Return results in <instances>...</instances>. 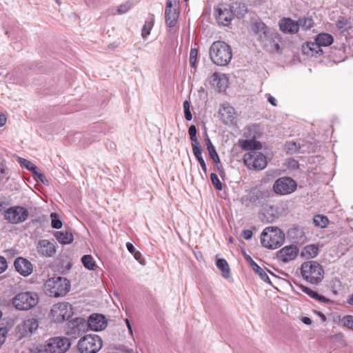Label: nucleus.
<instances>
[{"mask_svg": "<svg viewBox=\"0 0 353 353\" xmlns=\"http://www.w3.org/2000/svg\"><path fill=\"white\" fill-rule=\"evenodd\" d=\"M210 57L214 64L220 66L226 65L232 59V49L224 41H214L210 48Z\"/></svg>", "mask_w": 353, "mask_h": 353, "instance_id": "obj_1", "label": "nucleus"}, {"mask_svg": "<svg viewBox=\"0 0 353 353\" xmlns=\"http://www.w3.org/2000/svg\"><path fill=\"white\" fill-rule=\"evenodd\" d=\"M284 241V233L277 228L267 227L261 234V245L270 250L278 248L283 243Z\"/></svg>", "mask_w": 353, "mask_h": 353, "instance_id": "obj_2", "label": "nucleus"}, {"mask_svg": "<svg viewBox=\"0 0 353 353\" xmlns=\"http://www.w3.org/2000/svg\"><path fill=\"white\" fill-rule=\"evenodd\" d=\"M44 288L46 294L50 296H63L69 292L70 283L65 278L52 277L46 281Z\"/></svg>", "mask_w": 353, "mask_h": 353, "instance_id": "obj_3", "label": "nucleus"}, {"mask_svg": "<svg viewBox=\"0 0 353 353\" xmlns=\"http://www.w3.org/2000/svg\"><path fill=\"white\" fill-rule=\"evenodd\" d=\"M303 277L312 284L319 283L324 277V270L320 263L314 261L304 262L301 265Z\"/></svg>", "mask_w": 353, "mask_h": 353, "instance_id": "obj_4", "label": "nucleus"}, {"mask_svg": "<svg viewBox=\"0 0 353 353\" xmlns=\"http://www.w3.org/2000/svg\"><path fill=\"white\" fill-rule=\"evenodd\" d=\"M39 302L37 294L32 292H23L16 294L12 299L14 307L18 310H28L35 307Z\"/></svg>", "mask_w": 353, "mask_h": 353, "instance_id": "obj_5", "label": "nucleus"}, {"mask_svg": "<svg viewBox=\"0 0 353 353\" xmlns=\"http://www.w3.org/2000/svg\"><path fill=\"white\" fill-rule=\"evenodd\" d=\"M102 340L97 334H87L78 342L77 347L81 353H97L102 347Z\"/></svg>", "mask_w": 353, "mask_h": 353, "instance_id": "obj_6", "label": "nucleus"}, {"mask_svg": "<svg viewBox=\"0 0 353 353\" xmlns=\"http://www.w3.org/2000/svg\"><path fill=\"white\" fill-rule=\"evenodd\" d=\"M3 219L9 223L19 224L25 222L28 216V210L23 206L14 205L3 211Z\"/></svg>", "mask_w": 353, "mask_h": 353, "instance_id": "obj_7", "label": "nucleus"}, {"mask_svg": "<svg viewBox=\"0 0 353 353\" xmlns=\"http://www.w3.org/2000/svg\"><path fill=\"white\" fill-rule=\"evenodd\" d=\"M243 162L250 170H262L267 166L266 157L261 152H248L243 155Z\"/></svg>", "mask_w": 353, "mask_h": 353, "instance_id": "obj_8", "label": "nucleus"}, {"mask_svg": "<svg viewBox=\"0 0 353 353\" xmlns=\"http://www.w3.org/2000/svg\"><path fill=\"white\" fill-rule=\"evenodd\" d=\"M71 346L69 339L65 336H54L46 342V353H65Z\"/></svg>", "mask_w": 353, "mask_h": 353, "instance_id": "obj_9", "label": "nucleus"}, {"mask_svg": "<svg viewBox=\"0 0 353 353\" xmlns=\"http://www.w3.org/2000/svg\"><path fill=\"white\" fill-rule=\"evenodd\" d=\"M50 315L54 322H63L73 315V309L72 305L67 302L59 303L52 306Z\"/></svg>", "mask_w": 353, "mask_h": 353, "instance_id": "obj_10", "label": "nucleus"}, {"mask_svg": "<svg viewBox=\"0 0 353 353\" xmlns=\"http://www.w3.org/2000/svg\"><path fill=\"white\" fill-rule=\"evenodd\" d=\"M214 17L217 23L228 26L234 17V6L230 4H220L214 8Z\"/></svg>", "mask_w": 353, "mask_h": 353, "instance_id": "obj_11", "label": "nucleus"}, {"mask_svg": "<svg viewBox=\"0 0 353 353\" xmlns=\"http://www.w3.org/2000/svg\"><path fill=\"white\" fill-rule=\"evenodd\" d=\"M296 182L289 176H283L276 179L272 186V190L277 195H287L296 190Z\"/></svg>", "mask_w": 353, "mask_h": 353, "instance_id": "obj_12", "label": "nucleus"}, {"mask_svg": "<svg viewBox=\"0 0 353 353\" xmlns=\"http://www.w3.org/2000/svg\"><path fill=\"white\" fill-rule=\"evenodd\" d=\"M87 328V323L83 318H76L68 323L65 333L73 339L78 338Z\"/></svg>", "mask_w": 353, "mask_h": 353, "instance_id": "obj_13", "label": "nucleus"}, {"mask_svg": "<svg viewBox=\"0 0 353 353\" xmlns=\"http://www.w3.org/2000/svg\"><path fill=\"white\" fill-rule=\"evenodd\" d=\"M272 196L271 190L267 188L254 189L250 193L248 200L255 205H263L264 202Z\"/></svg>", "mask_w": 353, "mask_h": 353, "instance_id": "obj_14", "label": "nucleus"}, {"mask_svg": "<svg viewBox=\"0 0 353 353\" xmlns=\"http://www.w3.org/2000/svg\"><path fill=\"white\" fill-rule=\"evenodd\" d=\"M176 0H167L165 10V18L166 25L170 28L175 26L179 17L178 9L173 8V3H176Z\"/></svg>", "mask_w": 353, "mask_h": 353, "instance_id": "obj_15", "label": "nucleus"}, {"mask_svg": "<svg viewBox=\"0 0 353 353\" xmlns=\"http://www.w3.org/2000/svg\"><path fill=\"white\" fill-rule=\"evenodd\" d=\"M299 249L294 245H287L281 249L276 253L278 260L286 263L297 256Z\"/></svg>", "mask_w": 353, "mask_h": 353, "instance_id": "obj_16", "label": "nucleus"}, {"mask_svg": "<svg viewBox=\"0 0 353 353\" xmlns=\"http://www.w3.org/2000/svg\"><path fill=\"white\" fill-rule=\"evenodd\" d=\"M87 327H89L93 331H101L107 326V321L103 315L99 314H92L86 321Z\"/></svg>", "mask_w": 353, "mask_h": 353, "instance_id": "obj_17", "label": "nucleus"}, {"mask_svg": "<svg viewBox=\"0 0 353 353\" xmlns=\"http://www.w3.org/2000/svg\"><path fill=\"white\" fill-rule=\"evenodd\" d=\"M220 119L221 121L228 125L234 124L236 121V112L233 107L223 105L219 112Z\"/></svg>", "mask_w": 353, "mask_h": 353, "instance_id": "obj_18", "label": "nucleus"}, {"mask_svg": "<svg viewBox=\"0 0 353 353\" xmlns=\"http://www.w3.org/2000/svg\"><path fill=\"white\" fill-rule=\"evenodd\" d=\"M14 265L16 270L23 276H28L32 272V264L25 258L19 257L16 259Z\"/></svg>", "mask_w": 353, "mask_h": 353, "instance_id": "obj_19", "label": "nucleus"}, {"mask_svg": "<svg viewBox=\"0 0 353 353\" xmlns=\"http://www.w3.org/2000/svg\"><path fill=\"white\" fill-rule=\"evenodd\" d=\"M37 251L43 256L51 257L55 254L57 250L54 243L43 239L38 242Z\"/></svg>", "mask_w": 353, "mask_h": 353, "instance_id": "obj_20", "label": "nucleus"}, {"mask_svg": "<svg viewBox=\"0 0 353 353\" xmlns=\"http://www.w3.org/2000/svg\"><path fill=\"white\" fill-rule=\"evenodd\" d=\"M243 256L245 261L249 263L251 266L252 270L259 275L260 279L263 280L264 282L272 285V282L265 272V271L261 268L252 259V257L247 254L245 252H243Z\"/></svg>", "mask_w": 353, "mask_h": 353, "instance_id": "obj_21", "label": "nucleus"}, {"mask_svg": "<svg viewBox=\"0 0 353 353\" xmlns=\"http://www.w3.org/2000/svg\"><path fill=\"white\" fill-rule=\"evenodd\" d=\"M39 327V321L34 318H30L25 320L23 323L19 326V330L22 336H26L28 334L34 333Z\"/></svg>", "mask_w": 353, "mask_h": 353, "instance_id": "obj_22", "label": "nucleus"}, {"mask_svg": "<svg viewBox=\"0 0 353 353\" xmlns=\"http://www.w3.org/2000/svg\"><path fill=\"white\" fill-rule=\"evenodd\" d=\"M281 32L285 34H295L298 32L297 23L290 18H283L279 23Z\"/></svg>", "mask_w": 353, "mask_h": 353, "instance_id": "obj_23", "label": "nucleus"}, {"mask_svg": "<svg viewBox=\"0 0 353 353\" xmlns=\"http://www.w3.org/2000/svg\"><path fill=\"white\" fill-rule=\"evenodd\" d=\"M239 145L243 150H249V152L258 151L262 148L261 143L254 139L239 141Z\"/></svg>", "mask_w": 353, "mask_h": 353, "instance_id": "obj_24", "label": "nucleus"}, {"mask_svg": "<svg viewBox=\"0 0 353 353\" xmlns=\"http://www.w3.org/2000/svg\"><path fill=\"white\" fill-rule=\"evenodd\" d=\"M252 30L255 34L259 35L261 41L268 37V27L263 22H256L252 24Z\"/></svg>", "mask_w": 353, "mask_h": 353, "instance_id": "obj_25", "label": "nucleus"}, {"mask_svg": "<svg viewBox=\"0 0 353 353\" xmlns=\"http://www.w3.org/2000/svg\"><path fill=\"white\" fill-rule=\"evenodd\" d=\"M303 50L305 54L311 53L312 56L317 57L323 53L321 46L316 42H307L305 46H303Z\"/></svg>", "mask_w": 353, "mask_h": 353, "instance_id": "obj_26", "label": "nucleus"}, {"mask_svg": "<svg viewBox=\"0 0 353 353\" xmlns=\"http://www.w3.org/2000/svg\"><path fill=\"white\" fill-rule=\"evenodd\" d=\"M205 143L206 145L207 150L208 151L209 155L210 158L212 159L214 163L218 165L220 163V159L218 155V153L216 150L215 147L213 145L212 143L210 141L209 137L206 134V137L204 139ZM219 166V165H217ZM218 170H220V168L218 167Z\"/></svg>", "mask_w": 353, "mask_h": 353, "instance_id": "obj_27", "label": "nucleus"}, {"mask_svg": "<svg viewBox=\"0 0 353 353\" xmlns=\"http://www.w3.org/2000/svg\"><path fill=\"white\" fill-rule=\"evenodd\" d=\"M54 236L61 244H70L74 239L72 232L69 230L56 232Z\"/></svg>", "mask_w": 353, "mask_h": 353, "instance_id": "obj_28", "label": "nucleus"}, {"mask_svg": "<svg viewBox=\"0 0 353 353\" xmlns=\"http://www.w3.org/2000/svg\"><path fill=\"white\" fill-rule=\"evenodd\" d=\"M210 82L212 85L218 88L219 92L226 88V80L223 75L214 73L210 77Z\"/></svg>", "mask_w": 353, "mask_h": 353, "instance_id": "obj_29", "label": "nucleus"}, {"mask_svg": "<svg viewBox=\"0 0 353 353\" xmlns=\"http://www.w3.org/2000/svg\"><path fill=\"white\" fill-rule=\"evenodd\" d=\"M154 23V16L150 14L147 20L145 22L141 30V36L143 38H146L150 34Z\"/></svg>", "mask_w": 353, "mask_h": 353, "instance_id": "obj_30", "label": "nucleus"}, {"mask_svg": "<svg viewBox=\"0 0 353 353\" xmlns=\"http://www.w3.org/2000/svg\"><path fill=\"white\" fill-rule=\"evenodd\" d=\"M315 40L321 46H328L332 43L334 39L328 33H320L316 36Z\"/></svg>", "mask_w": 353, "mask_h": 353, "instance_id": "obj_31", "label": "nucleus"}, {"mask_svg": "<svg viewBox=\"0 0 353 353\" xmlns=\"http://www.w3.org/2000/svg\"><path fill=\"white\" fill-rule=\"evenodd\" d=\"M319 254V248L315 245H309L304 248L301 252V256L307 259L316 257Z\"/></svg>", "mask_w": 353, "mask_h": 353, "instance_id": "obj_32", "label": "nucleus"}, {"mask_svg": "<svg viewBox=\"0 0 353 353\" xmlns=\"http://www.w3.org/2000/svg\"><path fill=\"white\" fill-rule=\"evenodd\" d=\"M192 152L195 158L199 162L203 172L205 173V174H207V167L205 162L202 157L203 150L201 147L200 146L192 148Z\"/></svg>", "mask_w": 353, "mask_h": 353, "instance_id": "obj_33", "label": "nucleus"}, {"mask_svg": "<svg viewBox=\"0 0 353 353\" xmlns=\"http://www.w3.org/2000/svg\"><path fill=\"white\" fill-rule=\"evenodd\" d=\"M337 28L341 32H347L352 28L351 22L343 17H340L336 22Z\"/></svg>", "mask_w": 353, "mask_h": 353, "instance_id": "obj_34", "label": "nucleus"}, {"mask_svg": "<svg viewBox=\"0 0 353 353\" xmlns=\"http://www.w3.org/2000/svg\"><path fill=\"white\" fill-rule=\"evenodd\" d=\"M217 268L221 270L222 275L225 278H228L230 276V268L228 262L223 259H219L216 261Z\"/></svg>", "mask_w": 353, "mask_h": 353, "instance_id": "obj_35", "label": "nucleus"}, {"mask_svg": "<svg viewBox=\"0 0 353 353\" xmlns=\"http://www.w3.org/2000/svg\"><path fill=\"white\" fill-rule=\"evenodd\" d=\"M298 30L301 28L304 30H309L313 26V20L311 17H302L300 18L297 21Z\"/></svg>", "mask_w": 353, "mask_h": 353, "instance_id": "obj_36", "label": "nucleus"}, {"mask_svg": "<svg viewBox=\"0 0 353 353\" xmlns=\"http://www.w3.org/2000/svg\"><path fill=\"white\" fill-rule=\"evenodd\" d=\"M196 132H197L196 128L194 125H192L190 126L188 132H189L190 140L192 141L191 144H192V148L201 146L200 143L198 141L197 137H196Z\"/></svg>", "mask_w": 353, "mask_h": 353, "instance_id": "obj_37", "label": "nucleus"}, {"mask_svg": "<svg viewBox=\"0 0 353 353\" xmlns=\"http://www.w3.org/2000/svg\"><path fill=\"white\" fill-rule=\"evenodd\" d=\"M17 161L22 167L30 171L32 174H35V171L38 170V168L34 164L26 159L18 157Z\"/></svg>", "mask_w": 353, "mask_h": 353, "instance_id": "obj_38", "label": "nucleus"}, {"mask_svg": "<svg viewBox=\"0 0 353 353\" xmlns=\"http://www.w3.org/2000/svg\"><path fill=\"white\" fill-rule=\"evenodd\" d=\"M81 262L85 268L90 270H94L96 264L91 255L83 256V257L81 258Z\"/></svg>", "mask_w": 353, "mask_h": 353, "instance_id": "obj_39", "label": "nucleus"}, {"mask_svg": "<svg viewBox=\"0 0 353 353\" xmlns=\"http://www.w3.org/2000/svg\"><path fill=\"white\" fill-rule=\"evenodd\" d=\"M287 153L288 154H294L298 153L300 150V145L294 141H288L285 143V145Z\"/></svg>", "mask_w": 353, "mask_h": 353, "instance_id": "obj_40", "label": "nucleus"}, {"mask_svg": "<svg viewBox=\"0 0 353 353\" xmlns=\"http://www.w3.org/2000/svg\"><path fill=\"white\" fill-rule=\"evenodd\" d=\"M328 222V219L325 216L318 214L314 217V223L315 225L321 228H325Z\"/></svg>", "mask_w": 353, "mask_h": 353, "instance_id": "obj_41", "label": "nucleus"}, {"mask_svg": "<svg viewBox=\"0 0 353 353\" xmlns=\"http://www.w3.org/2000/svg\"><path fill=\"white\" fill-rule=\"evenodd\" d=\"M341 325L350 330H353V316L346 315L344 316L340 321Z\"/></svg>", "mask_w": 353, "mask_h": 353, "instance_id": "obj_42", "label": "nucleus"}, {"mask_svg": "<svg viewBox=\"0 0 353 353\" xmlns=\"http://www.w3.org/2000/svg\"><path fill=\"white\" fill-rule=\"evenodd\" d=\"M134 3L132 1H128L125 3L121 4L117 10L118 14H122L127 12L129 10H130Z\"/></svg>", "mask_w": 353, "mask_h": 353, "instance_id": "obj_43", "label": "nucleus"}, {"mask_svg": "<svg viewBox=\"0 0 353 353\" xmlns=\"http://www.w3.org/2000/svg\"><path fill=\"white\" fill-rule=\"evenodd\" d=\"M51 218V226L55 229H60L62 227V222L59 219L58 215L55 212H52L50 214Z\"/></svg>", "mask_w": 353, "mask_h": 353, "instance_id": "obj_44", "label": "nucleus"}, {"mask_svg": "<svg viewBox=\"0 0 353 353\" xmlns=\"http://www.w3.org/2000/svg\"><path fill=\"white\" fill-rule=\"evenodd\" d=\"M210 179H211L212 185L216 190H222V183L215 173H212L210 174Z\"/></svg>", "mask_w": 353, "mask_h": 353, "instance_id": "obj_45", "label": "nucleus"}, {"mask_svg": "<svg viewBox=\"0 0 353 353\" xmlns=\"http://www.w3.org/2000/svg\"><path fill=\"white\" fill-rule=\"evenodd\" d=\"M46 344L45 345H33L30 349V353H46Z\"/></svg>", "mask_w": 353, "mask_h": 353, "instance_id": "obj_46", "label": "nucleus"}, {"mask_svg": "<svg viewBox=\"0 0 353 353\" xmlns=\"http://www.w3.org/2000/svg\"><path fill=\"white\" fill-rule=\"evenodd\" d=\"M298 288L299 289L301 290V291L305 294H307L311 298H314L315 294H316V292L312 290L310 288L302 285V284H299L297 285Z\"/></svg>", "mask_w": 353, "mask_h": 353, "instance_id": "obj_47", "label": "nucleus"}, {"mask_svg": "<svg viewBox=\"0 0 353 353\" xmlns=\"http://www.w3.org/2000/svg\"><path fill=\"white\" fill-rule=\"evenodd\" d=\"M197 57V50L195 48H192L190 52V63L192 67H195V63L196 61Z\"/></svg>", "mask_w": 353, "mask_h": 353, "instance_id": "obj_48", "label": "nucleus"}, {"mask_svg": "<svg viewBox=\"0 0 353 353\" xmlns=\"http://www.w3.org/2000/svg\"><path fill=\"white\" fill-rule=\"evenodd\" d=\"M313 299L317 300L319 302L325 303H330L332 302L331 300L325 297L323 295L319 294L317 292H316Z\"/></svg>", "mask_w": 353, "mask_h": 353, "instance_id": "obj_49", "label": "nucleus"}, {"mask_svg": "<svg viewBox=\"0 0 353 353\" xmlns=\"http://www.w3.org/2000/svg\"><path fill=\"white\" fill-rule=\"evenodd\" d=\"M37 179H39L43 184L48 183V180L46 179L45 175L39 172V169L35 171V174H32Z\"/></svg>", "mask_w": 353, "mask_h": 353, "instance_id": "obj_50", "label": "nucleus"}, {"mask_svg": "<svg viewBox=\"0 0 353 353\" xmlns=\"http://www.w3.org/2000/svg\"><path fill=\"white\" fill-rule=\"evenodd\" d=\"M8 268V264L6 259L0 256V274L3 272Z\"/></svg>", "mask_w": 353, "mask_h": 353, "instance_id": "obj_51", "label": "nucleus"}, {"mask_svg": "<svg viewBox=\"0 0 353 353\" xmlns=\"http://www.w3.org/2000/svg\"><path fill=\"white\" fill-rule=\"evenodd\" d=\"M8 173V168L4 166L3 165H0V178L4 179V178H8L7 176Z\"/></svg>", "mask_w": 353, "mask_h": 353, "instance_id": "obj_52", "label": "nucleus"}, {"mask_svg": "<svg viewBox=\"0 0 353 353\" xmlns=\"http://www.w3.org/2000/svg\"><path fill=\"white\" fill-rule=\"evenodd\" d=\"M6 333V328H0V346L5 342Z\"/></svg>", "mask_w": 353, "mask_h": 353, "instance_id": "obj_53", "label": "nucleus"}, {"mask_svg": "<svg viewBox=\"0 0 353 353\" xmlns=\"http://www.w3.org/2000/svg\"><path fill=\"white\" fill-rule=\"evenodd\" d=\"M252 232L250 230H244L242 232V236L245 240H249L252 236Z\"/></svg>", "mask_w": 353, "mask_h": 353, "instance_id": "obj_54", "label": "nucleus"}, {"mask_svg": "<svg viewBox=\"0 0 353 353\" xmlns=\"http://www.w3.org/2000/svg\"><path fill=\"white\" fill-rule=\"evenodd\" d=\"M126 248H127V250L129 251V252H130L132 254H133L136 252L135 248L130 242H128L126 243Z\"/></svg>", "mask_w": 353, "mask_h": 353, "instance_id": "obj_55", "label": "nucleus"}, {"mask_svg": "<svg viewBox=\"0 0 353 353\" xmlns=\"http://www.w3.org/2000/svg\"><path fill=\"white\" fill-rule=\"evenodd\" d=\"M184 114H185V118L186 120H188V121L192 120V113L190 112V110H184Z\"/></svg>", "mask_w": 353, "mask_h": 353, "instance_id": "obj_56", "label": "nucleus"}, {"mask_svg": "<svg viewBox=\"0 0 353 353\" xmlns=\"http://www.w3.org/2000/svg\"><path fill=\"white\" fill-rule=\"evenodd\" d=\"M133 255L136 260L139 261V263H142V261H141L142 255L139 251L136 250V252L133 254Z\"/></svg>", "mask_w": 353, "mask_h": 353, "instance_id": "obj_57", "label": "nucleus"}, {"mask_svg": "<svg viewBox=\"0 0 353 353\" xmlns=\"http://www.w3.org/2000/svg\"><path fill=\"white\" fill-rule=\"evenodd\" d=\"M6 117L3 114H0V127L3 126L6 122Z\"/></svg>", "mask_w": 353, "mask_h": 353, "instance_id": "obj_58", "label": "nucleus"}, {"mask_svg": "<svg viewBox=\"0 0 353 353\" xmlns=\"http://www.w3.org/2000/svg\"><path fill=\"white\" fill-rule=\"evenodd\" d=\"M302 322L306 325H311L312 324V320L310 318L307 316H304L301 319Z\"/></svg>", "mask_w": 353, "mask_h": 353, "instance_id": "obj_59", "label": "nucleus"}, {"mask_svg": "<svg viewBox=\"0 0 353 353\" xmlns=\"http://www.w3.org/2000/svg\"><path fill=\"white\" fill-rule=\"evenodd\" d=\"M268 101L273 105V106H276V99L274 97L271 96V95H269L268 98Z\"/></svg>", "mask_w": 353, "mask_h": 353, "instance_id": "obj_60", "label": "nucleus"}, {"mask_svg": "<svg viewBox=\"0 0 353 353\" xmlns=\"http://www.w3.org/2000/svg\"><path fill=\"white\" fill-rule=\"evenodd\" d=\"M5 205L6 202L1 199H0V213L3 214V211L5 210Z\"/></svg>", "mask_w": 353, "mask_h": 353, "instance_id": "obj_61", "label": "nucleus"}, {"mask_svg": "<svg viewBox=\"0 0 353 353\" xmlns=\"http://www.w3.org/2000/svg\"><path fill=\"white\" fill-rule=\"evenodd\" d=\"M125 321L126 325L128 327V329L129 330V332L132 335V326H131V324L130 323V321L128 319H125Z\"/></svg>", "mask_w": 353, "mask_h": 353, "instance_id": "obj_62", "label": "nucleus"}, {"mask_svg": "<svg viewBox=\"0 0 353 353\" xmlns=\"http://www.w3.org/2000/svg\"><path fill=\"white\" fill-rule=\"evenodd\" d=\"M106 146L109 149L114 150V149H115L116 145H115L114 143H113L112 141H108L106 143Z\"/></svg>", "mask_w": 353, "mask_h": 353, "instance_id": "obj_63", "label": "nucleus"}, {"mask_svg": "<svg viewBox=\"0 0 353 353\" xmlns=\"http://www.w3.org/2000/svg\"><path fill=\"white\" fill-rule=\"evenodd\" d=\"M183 109L184 110H190V103L188 101L185 100L184 102H183Z\"/></svg>", "mask_w": 353, "mask_h": 353, "instance_id": "obj_64", "label": "nucleus"}]
</instances>
